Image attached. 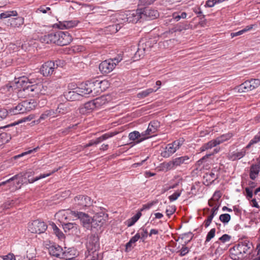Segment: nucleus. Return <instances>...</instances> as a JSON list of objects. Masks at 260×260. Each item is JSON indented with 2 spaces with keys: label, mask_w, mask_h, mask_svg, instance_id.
<instances>
[{
  "label": "nucleus",
  "mask_w": 260,
  "mask_h": 260,
  "mask_svg": "<svg viewBox=\"0 0 260 260\" xmlns=\"http://www.w3.org/2000/svg\"><path fill=\"white\" fill-rule=\"evenodd\" d=\"M159 16L157 10L149 8H144L138 9L136 11L127 12L126 13L121 15L124 17L127 22L137 23L140 19H154Z\"/></svg>",
  "instance_id": "7ed1b4c3"
},
{
  "label": "nucleus",
  "mask_w": 260,
  "mask_h": 260,
  "mask_svg": "<svg viewBox=\"0 0 260 260\" xmlns=\"http://www.w3.org/2000/svg\"><path fill=\"white\" fill-rule=\"evenodd\" d=\"M190 251V249L188 247L186 246L185 244L182 245L181 248L177 251L176 253H178L180 256H184L186 255Z\"/></svg>",
  "instance_id": "ea45409f"
},
{
  "label": "nucleus",
  "mask_w": 260,
  "mask_h": 260,
  "mask_svg": "<svg viewBox=\"0 0 260 260\" xmlns=\"http://www.w3.org/2000/svg\"><path fill=\"white\" fill-rule=\"evenodd\" d=\"M154 205V202H152L151 203L144 204L143 205L142 208L140 209V211L141 213L142 211L145 210H148L150 208H151V207Z\"/></svg>",
  "instance_id": "680f3d73"
},
{
  "label": "nucleus",
  "mask_w": 260,
  "mask_h": 260,
  "mask_svg": "<svg viewBox=\"0 0 260 260\" xmlns=\"http://www.w3.org/2000/svg\"><path fill=\"white\" fill-rule=\"evenodd\" d=\"M150 41H144L142 40L138 44V50L136 53V56L138 55L140 57L143 56L146 51H149L151 47Z\"/></svg>",
  "instance_id": "dca6fc26"
},
{
  "label": "nucleus",
  "mask_w": 260,
  "mask_h": 260,
  "mask_svg": "<svg viewBox=\"0 0 260 260\" xmlns=\"http://www.w3.org/2000/svg\"><path fill=\"white\" fill-rule=\"evenodd\" d=\"M47 229V226L45 222L39 220H34L28 224V230L32 233H43Z\"/></svg>",
  "instance_id": "9d476101"
},
{
  "label": "nucleus",
  "mask_w": 260,
  "mask_h": 260,
  "mask_svg": "<svg viewBox=\"0 0 260 260\" xmlns=\"http://www.w3.org/2000/svg\"><path fill=\"white\" fill-rule=\"evenodd\" d=\"M106 221L104 215H95L92 218L91 226L93 228L101 227Z\"/></svg>",
  "instance_id": "aec40b11"
},
{
  "label": "nucleus",
  "mask_w": 260,
  "mask_h": 260,
  "mask_svg": "<svg viewBox=\"0 0 260 260\" xmlns=\"http://www.w3.org/2000/svg\"><path fill=\"white\" fill-rule=\"evenodd\" d=\"M63 229L66 233L70 232L71 231L72 233H74L78 235L80 233L78 230V226L75 223H67L62 225Z\"/></svg>",
  "instance_id": "4be33fe9"
},
{
  "label": "nucleus",
  "mask_w": 260,
  "mask_h": 260,
  "mask_svg": "<svg viewBox=\"0 0 260 260\" xmlns=\"http://www.w3.org/2000/svg\"><path fill=\"white\" fill-rule=\"evenodd\" d=\"M251 84H250V80H247L243 83L237 86L234 89L235 92H246L252 90Z\"/></svg>",
  "instance_id": "412c9836"
},
{
  "label": "nucleus",
  "mask_w": 260,
  "mask_h": 260,
  "mask_svg": "<svg viewBox=\"0 0 260 260\" xmlns=\"http://www.w3.org/2000/svg\"><path fill=\"white\" fill-rule=\"evenodd\" d=\"M260 141V134H258L255 135V137L250 140L249 144L246 146L247 148H249L250 146L253 144L257 143V142Z\"/></svg>",
  "instance_id": "a18cd8bd"
},
{
  "label": "nucleus",
  "mask_w": 260,
  "mask_h": 260,
  "mask_svg": "<svg viewBox=\"0 0 260 260\" xmlns=\"http://www.w3.org/2000/svg\"><path fill=\"white\" fill-rule=\"evenodd\" d=\"M117 134V133L116 132L107 133L101 136V139L104 141L115 136Z\"/></svg>",
  "instance_id": "de8ad7c7"
},
{
  "label": "nucleus",
  "mask_w": 260,
  "mask_h": 260,
  "mask_svg": "<svg viewBox=\"0 0 260 260\" xmlns=\"http://www.w3.org/2000/svg\"><path fill=\"white\" fill-rule=\"evenodd\" d=\"M216 146L215 142L213 140H212L204 144L202 147L200 148L201 152H203L209 149H212L213 147H215Z\"/></svg>",
  "instance_id": "72a5a7b5"
},
{
  "label": "nucleus",
  "mask_w": 260,
  "mask_h": 260,
  "mask_svg": "<svg viewBox=\"0 0 260 260\" xmlns=\"http://www.w3.org/2000/svg\"><path fill=\"white\" fill-rule=\"evenodd\" d=\"M233 137V134L231 133H228L225 134H223L216 139H214L215 144L217 145H218L224 142L228 141L230 139Z\"/></svg>",
  "instance_id": "cd10ccee"
},
{
  "label": "nucleus",
  "mask_w": 260,
  "mask_h": 260,
  "mask_svg": "<svg viewBox=\"0 0 260 260\" xmlns=\"http://www.w3.org/2000/svg\"><path fill=\"white\" fill-rule=\"evenodd\" d=\"M4 260H16V256L12 254L9 253L3 257Z\"/></svg>",
  "instance_id": "338daca9"
},
{
  "label": "nucleus",
  "mask_w": 260,
  "mask_h": 260,
  "mask_svg": "<svg viewBox=\"0 0 260 260\" xmlns=\"http://www.w3.org/2000/svg\"><path fill=\"white\" fill-rule=\"evenodd\" d=\"M18 13L16 11H8L2 13L0 14V18L4 19L10 17L11 16H16Z\"/></svg>",
  "instance_id": "c9c22d12"
},
{
  "label": "nucleus",
  "mask_w": 260,
  "mask_h": 260,
  "mask_svg": "<svg viewBox=\"0 0 260 260\" xmlns=\"http://www.w3.org/2000/svg\"><path fill=\"white\" fill-rule=\"evenodd\" d=\"M183 138H180L171 143L167 145L165 150L161 152V155L165 158L169 157L176 152L184 143Z\"/></svg>",
  "instance_id": "423d86ee"
},
{
  "label": "nucleus",
  "mask_w": 260,
  "mask_h": 260,
  "mask_svg": "<svg viewBox=\"0 0 260 260\" xmlns=\"http://www.w3.org/2000/svg\"><path fill=\"white\" fill-rule=\"evenodd\" d=\"M34 118H35V116L33 114L29 115L28 116H26V117L23 118L22 119H21L20 120L19 123H21V122H25V121H29L31 120L32 119H33Z\"/></svg>",
  "instance_id": "0e129e2a"
},
{
  "label": "nucleus",
  "mask_w": 260,
  "mask_h": 260,
  "mask_svg": "<svg viewBox=\"0 0 260 260\" xmlns=\"http://www.w3.org/2000/svg\"><path fill=\"white\" fill-rule=\"evenodd\" d=\"M41 40L42 42L47 44L54 43V33H50L49 34L45 35L41 38Z\"/></svg>",
  "instance_id": "f704fd0d"
},
{
  "label": "nucleus",
  "mask_w": 260,
  "mask_h": 260,
  "mask_svg": "<svg viewBox=\"0 0 260 260\" xmlns=\"http://www.w3.org/2000/svg\"><path fill=\"white\" fill-rule=\"evenodd\" d=\"M252 89L257 88L260 85V80L258 79H251L250 80Z\"/></svg>",
  "instance_id": "49530a36"
},
{
  "label": "nucleus",
  "mask_w": 260,
  "mask_h": 260,
  "mask_svg": "<svg viewBox=\"0 0 260 260\" xmlns=\"http://www.w3.org/2000/svg\"><path fill=\"white\" fill-rule=\"evenodd\" d=\"M50 10V8L49 7H46L45 6H41L37 9L36 12L37 13H46L48 11Z\"/></svg>",
  "instance_id": "bf43d9fd"
},
{
  "label": "nucleus",
  "mask_w": 260,
  "mask_h": 260,
  "mask_svg": "<svg viewBox=\"0 0 260 260\" xmlns=\"http://www.w3.org/2000/svg\"><path fill=\"white\" fill-rule=\"evenodd\" d=\"M8 114H9V110L0 108V120L6 118Z\"/></svg>",
  "instance_id": "3c124183"
},
{
  "label": "nucleus",
  "mask_w": 260,
  "mask_h": 260,
  "mask_svg": "<svg viewBox=\"0 0 260 260\" xmlns=\"http://www.w3.org/2000/svg\"><path fill=\"white\" fill-rule=\"evenodd\" d=\"M122 59V56L118 55L113 59L105 60L99 64V70L103 74L109 73L113 70L116 64Z\"/></svg>",
  "instance_id": "39448f33"
},
{
  "label": "nucleus",
  "mask_w": 260,
  "mask_h": 260,
  "mask_svg": "<svg viewBox=\"0 0 260 260\" xmlns=\"http://www.w3.org/2000/svg\"><path fill=\"white\" fill-rule=\"evenodd\" d=\"M198 184L197 183L193 184L192 185L190 189V191L189 192L190 194L192 195H196L198 190Z\"/></svg>",
  "instance_id": "6e6d98bb"
},
{
  "label": "nucleus",
  "mask_w": 260,
  "mask_h": 260,
  "mask_svg": "<svg viewBox=\"0 0 260 260\" xmlns=\"http://www.w3.org/2000/svg\"><path fill=\"white\" fill-rule=\"evenodd\" d=\"M246 192V198L247 200H250L253 197V192L251 189L246 187L245 189Z\"/></svg>",
  "instance_id": "864d4df0"
},
{
  "label": "nucleus",
  "mask_w": 260,
  "mask_h": 260,
  "mask_svg": "<svg viewBox=\"0 0 260 260\" xmlns=\"http://www.w3.org/2000/svg\"><path fill=\"white\" fill-rule=\"evenodd\" d=\"M138 233H140L141 238V239H145L148 236V232L146 229H145L144 228H141L139 232Z\"/></svg>",
  "instance_id": "13d9d810"
},
{
  "label": "nucleus",
  "mask_w": 260,
  "mask_h": 260,
  "mask_svg": "<svg viewBox=\"0 0 260 260\" xmlns=\"http://www.w3.org/2000/svg\"><path fill=\"white\" fill-rule=\"evenodd\" d=\"M23 173L22 172L20 173L9 179V182L11 183L15 180H18V186L16 187L15 189H20L23 184H26V180H23Z\"/></svg>",
  "instance_id": "5701e85b"
},
{
  "label": "nucleus",
  "mask_w": 260,
  "mask_h": 260,
  "mask_svg": "<svg viewBox=\"0 0 260 260\" xmlns=\"http://www.w3.org/2000/svg\"><path fill=\"white\" fill-rule=\"evenodd\" d=\"M50 116L55 117V113L53 110H50L46 111L40 117L39 121L45 120L47 118Z\"/></svg>",
  "instance_id": "e433bc0d"
},
{
  "label": "nucleus",
  "mask_w": 260,
  "mask_h": 260,
  "mask_svg": "<svg viewBox=\"0 0 260 260\" xmlns=\"http://www.w3.org/2000/svg\"><path fill=\"white\" fill-rule=\"evenodd\" d=\"M78 23L77 20L63 21L58 22L56 25L60 29H69L77 26Z\"/></svg>",
  "instance_id": "6ab92c4d"
},
{
  "label": "nucleus",
  "mask_w": 260,
  "mask_h": 260,
  "mask_svg": "<svg viewBox=\"0 0 260 260\" xmlns=\"http://www.w3.org/2000/svg\"><path fill=\"white\" fill-rule=\"evenodd\" d=\"M52 228L54 233L59 239H62L64 237L63 234L54 223L52 224Z\"/></svg>",
  "instance_id": "a19ab883"
},
{
  "label": "nucleus",
  "mask_w": 260,
  "mask_h": 260,
  "mask_svg": "<svg viewBox=\"0 0 260 260\" xmlns=\"http://www.w3.org/2000/svg\"><path fill=\"white\" fill-rule=\"evenodd\" d=\"M159 123L157 121L150 122L147 129L141 133L142 140H145L155 136V133L158 130Z\"/></svg>",
  "instance_id": "6e6552de"
},
{
  "label": "nucleus",
  "mask_w": 260,
  "mask_h": 260,
  "mask_svg": "<svg viewBox=\"0 0 260 260\" xmlns=\"http://www.w3.org/2000/svg\"><path fill=\"white\" fill-rule=\"evenodd\" d=\"M220 197H221V193H220V191H217L214 192V193L213 194V196L211 199H212V200L218 202V200L220 198Z\"/></svg>",
  "instance_id": "e2e57ef3"
},
{
  "label": "nucleus",
  "mask_w": 260,
  "mask_h": 260,
  "mask_svg": "<svg viewBox=\"0 0 260 260\" xmlns=\"http://www.w3.org/2000/svg\"><path fill=\"white\" fill-rule=\"evenodd\" d=\"M68 211L70 214L80 219L84 227L87 229L89 228L90 224H91L92 219L87 214L77 211L68 210Z\"/></svg>",
  "instance_id": "9b49d317"
},
{
  "label": "nucleus",
  "mask_w": 260,
  "mask_h": 260,
  "mask_svg": "<svg viewBox=\"0 0 260 260\" xmlns=\"http://www.w3.org/2000/svg\"><path fill=\"white\" fill-rule=\"evenodd\" d=\"M100 99H93L92 100L87 102L84 105V109L87 110H91L99 107L100 105L98 104V100Z\"/></svg>",
  "instance_id": "c756f323"
},
{
  "label": "nucleus",
  "mask_w": 260,
  "mask_h": 260,
  "mask_svg": "<svg viewBox=\"0 0 260 260\" xmlns=\"http://www.w3.org/2000/svg\"><path fill=\"white\" fill-rule=\"evenodd\" d=\"M100 83L98 80L87 81L81 83L78 85L74 82L70 83L68 85L67 89L63 92V96L67 98L84 96L92 92V88L95 84L99 85Z\"/></svg>",
  "instance_id": "f03ea898"
},
{
  "label": "nucleus",
  "mask_w": 260,
  "mask_h": 260,
  "mask_svg": "<svg viewBox=\"0 0 260 260\" xmlns=\"http://www.w3.org/2000/svg\"><path fill=\"white\" fill-rule=\"evenodd\" d=\"M73 202L74 208L77 209H82L92 204L91 199L88 196L83 195L75 197Z\"/></svg>",
  "instance_id": "0eeeda50"
},
{
  "label": "nucleus",
  "mask_w": 260,
  "mask_h": 260,
  "mask_svg": "<svg viewBox=\"0 0 260 260\" xmlns=\"http://www.w3.org/2000/svg\"><path fill=\"white\" fill-rule=\"evenodd\" d=\"M48 252L51 256L59 258H65L69 253L67 252L66 248L63 249L61 246L56 244L50 246Z\"/></svg>",
  "instance_id": "1a4fd4ad"
},
{
  "label": "nucleus",
  "mask_w": 260,
  "mask_h": 260,
  "mask_svg": "<svg viewBox=\"0 0 260 260\" xmlns=\"http://www.w3.org/2000/svg\"><path fill=\"white\" fill-rule=\"evenodd\" d=\"M231 236L228 234H224L219 238V240L223 243L229 241L231 239Z\"/></svg>",
  "instance_id": "052dcab7"
},
{
  "label": "nucleus",
  "mask_w": 260,
  "mask_h": 260,
  "mask_svg": "<svg viewBox=\"0 0 260 260\" xmlns=\"http://www.w3.org/2000/svg\"><path fill=\"white\" fill-rule=\"evenodd\" d=\"M10 25L14 27H18L24 23V19L21 17L12 18L9 19Z\"/></svg>",
  "instance_id": "7c9ffc66"
},
{
  "label": "nucleus",
  "mask_w": 260,
  "mask_h": 260,
  "mask_svg": "<svg viewBox=\"0 0 260 260\" xmlns=\"http://www.w3.org/2000/svg\"><path fill=\"white\" fill-rule=\"evenodd\" d=\"M252 244L246 241L242 242L233 247V252L231 253L232 258L235 260L243 259L244 254L250 253L249 251Z\"/></svg>",
  "instance_id": "20e7f679"
},
{
  "label": "nucleus",
  "mask_w": 260,
  "mask_h": 260,
  "mask_svg": "<svg viewBox=\"0 0 260 260\" xmlns=\"http://www.w3.org/2000/svg\"><path fill=\"white\" fill-rule=\"evenodd\" d=\"M219 207V204H216L211 210V214L210 215L215 216L217 213Z\"/></svg>",
  "instance_id": "69168bd1"
},
{
  "label": "nucleus",
  "mask_w": 260,
  "mask_h": 260,
  "mask_svg": "<svg viewBox=\"0 0 260 260\" xmlns=\"http://www.w3.org/2000/svg\"><path fill=\"white\" fill-rule=\"evenodd\" d=\"M42 79L36 76L26 77L22 76L15 78L12 85H7L1 89V92L5 94V96L9 95L8 93H11L13 88H22L23 91H39L40 87L41 86Z\"/></svg>",
  "instance_id": "f257e3e1"
},
{
  "label": "nucleus",
  "mask_w": 260,
  "mask_h": 260,
  "mask_svg": "<svg viewBox=\"0 0 260 260\" xmlns=\"http://www.w3.org/2000/svg\"><path fill=\"white\" fill-rule=\"evenodd\" d=\"M9 112L11 115L25 113L21 103L18 104L17 106L10 108L9 110Z\"/></svg>",
  "instance_id": "bb28decb"
},
{
  "label": "nucleus",
  "mask_w": 260,
  "mask_h": 260,
  "mask_svg": "<svg viewBox=\"0 0 260 260\" xmlns=\"http://www.w3.org/2000/svg\"><path fill=\"white\" fill-rule=\"evenodd\" d=\"M260 171V165L252 164L250 167L249 177L251 180H255L258 176Z\"/></svg>",
  "instance_id": "a878e982"
},
{
  "label": "nucleus",
  "mask_w": 260,
  "mask_h": 260,
  "mask_svg": "<svg viewBox=\"0 0 260 260\" xmlns=\"http://www.w3.org/2000/svg\"><path fill=\"white\" fill-rule=\"evenodd\" d=\"M155 0H139V5L146 6L152 4Z\"/></svg>",
  "instance_id": "5fc2aeb1"
},
{
  "label": "nucleus",
  "mask_w": 260,
  "mask_h": 260,
  "mask_svg": "<svg viewBox=\"0 0 260 260\" xmlns=\"http://www.w3.org/2000/svg\"><path fill=\"white\" fill-rule=\"evenodd\" d=\"M141 238L140 233H137L132 237L125 245V251H130L135 246V243Z\"/></svg>",
  "instance_id": "b1692460"
},
{
  "label": "nucleus",
  "mask_w": 260,
  "mask_h": 260,
  "mask_svg": "<svg viewBox=\"0 0 260 260\" xmlns=\"http://www.w3.org/2000/svg\"><path fill=\"white\" fill-rule=\"evenodd\" d=\"M16 260H29V258L25 255H16Z\"/></svg>",
  "instance_id": "774afa93"
},
{
  "label": "nucleus",
  "mask_w": 260,
  "mask_h": 260,
  "mask_svg": "<svg viewBox=\"0 0 260 260\" xmlns=\"http://www.w3.org/2000/svg\"><path fill=\"white\" fill-rule=\"evenodd\" d=\"M176 167L183 165H187L191 162L190 157L188 155H184L174 158Z\"/></svg>",
  "instance_id": "393cba45"
},
{
  "label": "nucleus",
  "mask_w": 260,
  "mask_h": 260,
  "mask_svg": "<svg viewBox=\"0 0 260 260\" xmlns=\"http://www.w3.org/2000/svg\"><path fill=\"white\" fill-rule=\"evenodd\" d=\"M163 167L167 170H174L177 168L174 159L168 162H164Z\"/></svg>",
  "instance_id": "4c0bfd02"
},
{
  "label": "nucleus",
  "mask_w": 260,
  "mask_h": 260,
  "mask_svg": "<svg viewBox=\"0 0 260 260\" xmlns=\"http://www.w3.org/2000/svg\"><path fill=\"white\" fill-rule=\"evenodd\" d=\"M175 210H176V209H175V207H173V206L169 207L166 210V213L167 215L168 216L170 217L175 212Z\"/></svg>",
  "instance_id": "4d7b16f0"
},
{
  "label": "nucleus",
  "mask_w": 260,
  "mask_h": 260,
  "mask_svg": "<svg viewBox=\"0 0 260 260\" xmlns=\"http://www.w3.org/2000/svg\"><path fill=\"white\" fill-rule=\"evenodd\" d=\"M38 149H39V147H37L36 148H34V149H29V150H28L27 151H25V152H23V153H21L20 154L16 155L15 156V158H18L22 157V156H23L24 155L30 154V153H31L32 152H36L38 150Z\"/></svg>",
  "instance_id": "37998d69"
},
{
  "label": "nucleus",
  "mask_w": 260,
  "mask_h": 260,
  "mask_svg": "<svg viewBox=\"0 0 260 260\" xmlns=\"http://www.w3.org/2000/svg\"><path fill=\"white\" fill-rule=\"evenodd\" d=\"M254 25L251 24L249 25L246 26L244 28L235 32H232L231 34V36L232 38H234L235 37H237L238 36H240L243 35L244 33H245L246 32L252 29Z\"/></svg>",
  "instance_id": "473e14b6"
},
{
  "label": "nucleus",
  "mask_w": 260,
  "mask_h": 260,
  "mask_svg": "<svg viewBox=\"0 0 260 260\" xmlns=\"http://www.w3.org/2000/svg\"><path fill=\"white\" fill-rule=\"evenodd\" d=\"M215 229L213 228L208 233L206 236L205 243L209 242L214 237L215 235Z\"/></svg>",
  "instance_id": "c03bdc74"
},
{
  "label": "nucleus",
  "mask_w": 260,
  "mask_h": 260,
  "mask_svg": "<svg viewBox=\"0 0 260 260\" xmlns=\"http://www.w3.org/2000/svg\"><path fill=\"white\" fill-rule=\"evenodd\" d=\"M59 45L64 46L69 44L73 38L70 34L68 31H59Z\"/></svg>",
  "instance_id": "f3484780"
},
{
  "label": "nucleus",
  "mask_w": 260,
  "mask_h": 260,
  "mask_svg": "<svg viewBox=\"0 0 260 260\" xmlns=\"http://www.w3.org/2000/svg\"><path fill=\"white\" fill-rule=\"evenodd\" d=\"M188 28V25L186 24H179L177 25L175 28V31H181L183 30H186Z\"/></svg>",
  "instance_id": "603ef678"
},
{
  "label": "nucleus",
  "mask_w": 260,
  "mask_h": 260,
  "mask_svg": "<svg viewBox=\"0 0 260 260\" xmlns=\"http://www.w3.org/2000/svg\"><path fill=\"white\" fill-rule=\"evenodd\" d=\"M219 219L223 223L226 224L231 220V215L228 213L222 214L219 216Z\"/></svg>",
  "instance_id": "79ce46f5"
},
{
  "label": "nucleus",
  "mask_w": 260,
  "mask_h": 260,
  "mask_svg": "<svg viewBox=\"0 0 260 260\" xmlns=\"http://www.w3.org/2000/svg\"><path fill=\"white\" fill-rule=\"evenodd\" d=\"M141 215V213L140 212H138L136 214L127 219L126 221L127 226L128 227L133 226L139 220Z\"/></svg>",
  "instance_id": "2f4dec72"
},
{
  "label": "nucleus",
  "mask_w": 260,
  "mask_h": 260,
  "mask_svg": "<svg viewBox=\"0 0 260 260\" xmlns=\"http://www.w3.org/2000/svg\"><path fill=\"white\" fill-rule=\"evenodd\" d=\"M153 92H154L153 89L149 88L139 93L138 95L140 96H148L150 93H152Z\"/></svg>",
  "instance_id": "09e8293b"
},
{
  "label": "nucleus",
  "mask_w": 260,
  "mask_h": 260,
  "mask_svg": "<svg viewBox=\"0 0 260 260\" xmlns=\"http://www.w3.org/2000/svg\"><path fill=\"white\" fill-rule=\"evenodd\" d=\"M99 239L97 235H91L88 239L87 248L89 250L96 251L99 248Z\"/></svg>",
  "instance_id": "4468645a"
},
{
  "label": "nucleus",
  "mask_w": 260,
  "mask_h": 260,
  "mask_svg": "<svg viewBox=\"0 0 260 260\" xmlns=\"http://www.w3.org/2000/svg\"><path fill=\"white\" fill-rule=\"evenodd\" d=\"M142 137L141 133L136 131L130 133L128 135L129 140L132 141H136L137 143H139L144 141L142 140Z\"/></svg>",
  "instance_id": "c85d7f7f"
},
{
  "label": "nucleus",
  "mask_w": 260,
  "mask_h": 260,
  "mask_svg": "<svg viewBox=\"0 0 260 260\" xmlns=\"http://www.w3.org/2000/svg\"><path fill=\"white\" fill-rule=\"evenodd\" d=\"M58 66L54 62L49 61L44 63L41 68V73L45 77L51 75Z\"/></svg>",
  "instance_id": "f8f14e48"
},
{
  "label": "nucleus",
  "mask_w": 260,
  "mask_h": 260,
  "mask_svg": "<svg viewBox=\"0 0 260 260\" xmlns=\"http://www.w3.org/2000/svg\"><path fill=\"white\" fill-rule=\"evenodd\" d=\"M181 195L180 191H176L173 193L172 195L169 197V199L170 201L173 202L176 200Z\"/></svg>",
  "instance_id": "8fccbe9b"
},
{
  "label": "nucleus",
  "mask_w": 260,
  "mask_h": 260,
  "mask_svg": "<svg viewBox=\"0 0 260 260\" xmlns=\"http://www.w3.org/2000/svg\"><path fill=\"white\" fill-rule=\"evenodd\" d=\"M220 150V149L219 148H214L212 152L208 153V154H206L205 156H204L202 158H201L198 161V162L203 163L207 158H209V157L211 156L212 155H213L215 154L218 153L219 152Z\"/></svg>",
  "instance_id": "58836bf2"
},
{
  "label": "nucleus",
  "mask_w": 260,
  "mask_h": 260,
  "mask_svg": "<svg viewBox=\"0 0 260 260\" xmlns=\"http://www.w3.org/2000/svg\"><path fill=\"white\" fill-rule=\"evenodd\" d=\"M25 113L36 108L38 103L35 99H29L21 102Z\"/></svg>",
  "instance_id": "a211bd4d"
},
{
  "label": "nucleus",
  "mask_w": 260,
  "mask_h": 260,
  "mask_svg": "<svg viewBox=\"0 0 260 260\" xmlns=\"http://www.w3.org/2000/svg\"><path fill=\"white\" fill-rule=\"evenodd\" d=\"M246 147L242 149L238 150L233 152H230L227 154V158L231 161H236L243 158L246 153Z\"/></svg>",
  "instance_id": "ddd939ff"
},
{
  "label": "nucleus",
  "mask_w": 260,
  "mask_h": 260,
  "mask_svg": "<svg viewBox=\"0 0 260 260\" xmlns=\"http://www.w3.org/2000/svg\"><path fill=\"white\" fill-rule=\"evenodd\" d=\"M55 171L49 173L41 174L39 176L36 177L34 178H32V176L34 175V172L33 171H29L22 173H23L24 176H25V178H27L26 184H27L32 183L34 182L37 181L40 179L49 176L52 173H53Z\"/></svg>",
  "instance_id": "2eb2a0df"
}]
</instances>
